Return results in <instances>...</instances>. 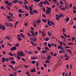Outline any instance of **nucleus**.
<instances>
[{
  "label": "nucleus",
  "instance_id": "1",
  "mask_svg": "<svg viewBox=\"0 0 76 76\" xmlns=\"http://www.w3.org/2000/svg\"><path fill=\"white\" fill-rule=\"evenodd\" d=\"M20 52L19 51L17 52V56H23V57L25 56V54H24L21 51H20Z\"/></svg>",
  "mask_w": 76,
  "mask_h": 76
},
{
  "label": "nucleus",
  "instance_id": "2",
  "mask_svg": "<svg viewBox=\"0 0 76 76\" xmlns=\"http://www.w3.org/2000/svg\"><path fill=\"white\" fill-rule=\"evenodd\" d=\"M46 8L48 9H47L46 10V13L47 15H48L49 14H50V13H51L50 10H52V9L50 7H47Z\"/></svg>",
  "mask_w": 76,
  "mask_h": 76
},
{
  "label": "nucleus",
  "instance_id": "3",
  "mask_svg": "<svg viewBox=\"0 0 76 76\" xmlns=\"http://www.w3.org/2000/svg\"><path fill=\"white\" fill-rule=\"evenodd\" d=\"M16 50V46H14L10 48L11 51H13V50Z\"/></svg>",
  "mask_w": 76,
  "mask_h": 76
},
{
  "label": "nucleus",
  "instance_id": "4",
  "mask_svg": "<svg viewBox=\"0 0 76 76\" xmlns=\"http://www.w3.org/2000/svg\"><path fill=\"white\" fill-rule=\"evenodd\" d=\"M30 32L33 35L30 34V37H34L35 36V35L34 34V31H30Z\"/></svg>",
  "mask_w": 76,
  "mask_h": 76
},
{
  "label": "nucleus",
  "instance_id": "5",
  "mask_svg": "<svg viewBox=\"0 0 76 76\" xmlns=\"http://www.w3.org/2000/svg\"><path fill=\"white\" fill-rule=\"evenodd\" d=\"M51 22V21H50V20H49V19H48V25H49L50 26H52V25L50 23Z\"/></svg>",
  "mask_w": 76,
  "mask_h": 76
},
{
  "label": "nucleus",
  "instance_id": "6",
  "mask_svg": "<svg viewBox=\"0 0 76 76\" xmlns=\"http://www.w3.org/2000/svg\"><path fill=\"white\" fill-rule=\"evenodd\" d=\"M35 22L37 24H38V23H40V22H41V20L39 19L38 20H35Z\"/></svg>",
  "mask_w": 76,
  "mask_h": 76
},
{
  "label": "nucleus",
  "instance_id": "7",
  "mask_svg": "<svg viewBox=\"0 0 76 76\" xmlns=\"http://www.w3.org/2000/svg\"><path fill=\"white\" fill-rule=\"evenodd\" d=\"M9 66L10 67H11V69H12L13 70H15V69H16L17 68H13V67L11 65H9Z\"/></svg>",
  "mask_w": 76,
  "mask_h": 76
},
{
  "label": "nucleus",
  "instance_id": "8",
  "mask_svg": "<svg viewBox=\"0 0 76 76\" xmlns=\"http://www.w3.org/2000/svg\"><path fill=\"white\" fill-rule=\"evenodd\" d=\"M31 72H36V70H35V68H33V69H31L30 70Z\"/></svg>",
  "mask_w": 76,
  "mask_h": 76
},
{
  "label": "nucleus",
  "instance_id": "9",
  "mask_svg": "<svg viewBox=\"0 0 76 76\" xmlns=\"http://www.w3.org/2000/svg\"><path fill=\"white\" fill-rule=\"evenodd\" d=\"M31 60H35V59H37L38 58V57H31Z\"/></svg>",
  "mask_w": 76,
  "mask_h": 76
},
{
  "label": "nucleus",
  "instance_id": "10",
  "mask_svg": "<svg viewBox=\"0 0 76 76\" xmlns=\"http://www.w3.org/2000/svg\"><path fill=\"white\" fill-rule=\"evenodd\" d=\"M42 35L43 37H45V33L44 32V31H43L42 33Z\"/></svg>",
  "mask_w": 76,
  "mask_h": 76
},
{
  "label": "nucleus",
  "instance_id": "11",
  "mask_svg": "<svg viewBox=\"0 0 76 76\" xmlns=\"http://www.w3.org/2000/svg\"><path fill=\"white\" fill-rule=\"evenodd\" d=\"M32 12L33 13H38V12L37 10H34L32 11Z\"/></svg>",
  "mask_w": 76,
  "mask_h": 76
},
{
  "label": "nucleus",
  "instance_id": "12",
  "mask_svg": "<svg viewBox=\"0 0 76 76\" xmlns=\"http://www.w3.org/2000/svg\"><path fill=\"white\" fill-rule=\"evenodd\" d=\"M45 1L46 3V4H47L48 5H49L50 4V3L48 2V0H46Z\"/></svg>",
  "mask_w": 76,
  "mask_h": 76
},
{
  "label": "nucleus",
  "instance_id": "13",
  "mask_svg": "<svg viewBox=\"0 0 76 76\" xmlns=\"http://www.w3.org/2000/svg\"><path fill=\"white\" fill-rule=\"evenodd\" d=\"M2 30L3 31H5V28H6V26L4 25H2Z\"/></svg>",
  "mask_w": 76,
  "mask_h": 76
},
{
  "label": "nucleus",
  "instance_id": "14",
  "mask_svg": "<svg viewBox=\"0 0 76 76\" xmlns=\"http://www.w3.org/2000/svg\"><path fill=\"white\" fill-rule=\"evenodd\" d=\"M5 25L6 26H10L9 24V23H5Z\"/></svg>",
  "mask_w": 76,
  "mask_h": 76
},
{
  "label": "nucleus",
  "instance_id": "15",
  "mask_svg": "<svg viewBox=\"0 0 76 76\" xmlns=\"http://www.w3.org/2000/svg\"><path fill=\"white\" fill-rule=\"evenodd\" d=\"M66 51H67L70 54H72V51H71V50H70V49H67L66 50Z\"/></svg>",
  "mask_w": 76,
  "mask_h": 76
},
{
  "label": "nucleus",
  "instance_id": "16",
  "mask_svg": "<svg viewBox=\"0 0 76 76\" xmlns=\"http://www.w3.org/2000/svg\"><path fill=\"white\" fill-rule=\"evenodd\" d=\"M44 40H45L46 41H49V38L48 37H46V38H44Z\"/></svg>",
  "mask_w": 76,
  "mask_h": 76
},
{
  "label": "nucleus",
  "instance_id": "17",
  "mask_svg": "<svg viewBox=\"0 0 76 76\" xmlns=\"http://www.w3.org/2000/svg\"><path fill=\"white\" fill-rule=\"evenodd\" d=\"M59 53H66V52H65V51H63L62 50H60L59 51Z\"/></svg>",
  "mask_w": 76,
  "mask_h": 76
},
{
  "label": "nucleus",
  "instance_id": "18",
  "mask_svg": "<svg viewBox=\"0 0 76 76\" xmlns=\"http://www.w3.org/2000/svg\"><path fill=\"white\" fill-rule=\"evenodd\" d=\"M2 62H5L6 61V59L4 58V57H3L2 58Z\"/></svg>",
  "mask_w": 76,
  "mask_h": 76
},
{
  "label": "nucleus",
  "instance_id": "19",
  "mask_svg": "<svg viewBox=\"0 0 76 76\" xmlns=\"http://www.w3.org/2000/svg\"><path fill=\"white\" fill-rule=\"evenodd\" d=\"M36 39H37V37L35 36L34 37V38L33 39V41H34L35 42H36Z\"/></svg>",
  "mask_w": 76,
  "mask_h": 76
},
{
  "label": "nucleus",
  "instance_id": "20",
  "mask_svg": "<svg viewBox=\"0 0 76 76\" xmlns=\"http://www.w3.org/2000/svg\"><path fill=\"white\" fill-rule=\"evenodd\" d=\"M42 20L43 22H45V23H46V22H47V20H45V19H42Z\"/></svg>",
  "mask_w": 76,
  "mask_h": 76
},
{
  "label": "nucleus",
  "instance_id": "21",
  "mask_svg": "<svg viewBox=\"0 0 76 76\" xmlns=\"http://www.w3.org/2000/svg\"><path fill=\"white\" fill-rule=\"evenodd\" d=\"M24 7L26 9V10H28L29 9V8H28V7H27V5H25Z\"/></svg>",
  "mask_w": 76,
  "mask_h": 76
},
{
  "label": "nucleus",
  "instance_id": "22",
  "mask_svg": "<svg viewBox=\"0 0 76 76\" xmlns=\"http://www.w3.org/2000/svg\"><path fill=\"white\" fill-rule=\"evenodd\" d=\"M33 22L34 23V26H34V28H37V24H36V23H35V21H33Z\"/></svg>",
  "mask_w": 76,
  "mask_h": 76
},
{
  "label": "nucleus",
  "instance_id": "23",
  "mask_svg": "<svg viewBox=\"0 0 76 76\" xmlns=\"http://www.w3.org/2000/svg\"><path fill=\"white\" fill-rule=\"evenodd\" d=\"M42 52L43 54H44V53H47V51L45 50H44V51H42Z\"/></svg>",
  "mask_w": 76,
  "mask_h": 76
},
{
  "label": "nucleus",
  "instance_id": "24",
  "mask_svg": "<svg viewBox=\"0 0 76 76\" xmlns=\"http://www.w3.org/2000/svg\"><path fill=\"white\" fill-rule=\"evenodd\" d=\"M48 57L47 58V59L48 60H50V59L51 58V56L50 55L48 56Z\"/></svg>",
  "mask_w": 76,
  "mask_h": 76
},
{
  "label": "nucleus",
  "instance_id": "25",
  "mask_svg": "<svg viewBox=\"0 0 76 76\" xmlns=\"http://www.w3.org/2000/svg\"><path fill=\"white\" fill-rule=\"evenodd\" d=\"M16 75H17V72H15L14 73L13 76H16Z\"/></svg>",
  "mask_w": 76,
  "mask_h": 76
},
{
  "label": "nucleus",
  "instance_id": "26",
  "mask_svg": "<svg viewBox=\"0 0 76 76\" xmlns=\"http://www.w3.org/2000/svg\"><path fill=\"white\" fill-rule=\"evenodd\" d=\"M59 4L63 5L64 4L63 3V2L62 1H59Z\"/></svg>",
  "mask_w": 76,
  "mask_h": 76
},
{
  "label": "nucleus",
  "instance_id": "27",
  "mask_svg": "<svg viewBox=\"0 0 76 76\" xmlns=\"http://www.w3.org/2000/svg\"><path fill=\"white\" fill-rule=\"evenodd\" d=\"M68 44L69 45H73V43L72 42H68Z\"/></svg>",
  "mask_w": 76,
  "mask_h": 76
},
{
  "label": "nucleus",
  "instance_id": "28",
  "mask_svg": "<svg viewBox=\"0 0 76 76\" xmlns=\"http://www.w3.org/2000/svg\"><path fill=\"white\" fill-rule=\"evenodd\" d=\"M36 66L37 69H38V70H39V68H38V66H39V64H38V63H36Z\"/></svg>",
  "mask_w": 76,
  "mask_h": 76
},
{
  "label": "nucleus",
  "instance_id": "29",
  "mask_svg": "<svg viewBox=\"0 0 76 76\" xmlns=\"http://www.w3.org/2000/svg\"><path fill=\"white\" fill-rule=\"evenodd\" d=\"M48 34L49 36H51V34L48 31Z\"/></svg>",
  "mask_w": 76,
  "mask_h": 76
},
{
  "label": "nucleus",
  "instance_id": "30",
  "mask_svg": "<svg viewBox=\"0 0 76 76\" xmlns=\"http://www.w3.org/2000/svg\"><path fill=\"white\" fill-rule=\"evenodd\" d=\"M20 35L23 38H25V36L23 35V34L22 33H20Z\"/></svg>",
  "mask_w": 76,
  "mask_h": 76
},
{
  "label": "nucleus",
  "instance_id": "31",
  "mask_svg": "<svg viewBox=\"0 0 76 76\" xmlns=\"http://www.w3.org/2000/svg\"><path fill=\"white\" fill-rule=\"evenodd\" d=\"M33 1H35L37 3H38L40 1V0H33Z\"/></svg>",
  "mask_w": 76,
  "mask_h": 76
},
{
  "label": "nucleus",
  "instance_id": "32",
  "mask_svg": "<svg viewBox=\"0 0 76 76\" xmlns=\"http://www.w3.org/2000/svg\"><path fill=\"white\" fill-rule=\"evenodd\" d=\"M64 7L65 8V9H69V7L68 6H65Z\"/></svg>",
  "mask_w": 76,
  "mask_h": 76
},
{
  "label": "nucleus",
  "instance_id": "33",
  "mask_svg": "<svg viewBox=\"0 0 76 76\" xmlns=\"http://www.w3.org/2000/svg\"><path fill=\"white\" fill-rule=\"evenodd\" d=\"M11 62L12 64H15V61H11Z\"/></svg>",
  "mask_w": 76,
  "mask_h": 76
},
{
  "label": "nucleus",
  "instance_id": "34",
  "mask_svg": "<svg viewBox=\"0 0 76 76\" xmlns=\"http://www.w3.org/2000/svg\"><path fill=\"white\" fill-rule=\"evenodd\" d=\"M29 10L30 11H32V9H33L32 8L30 7V6H29Z\"/></svg>",
  "mask_w": 76,
  "mask_h": 76
},
{
  "label": "nucleus",
  "instance_id": "35",
  "mask_svg": "<svg viewBox=\"0 0 76 76\" xmlns=\"http://www.w3.org/2000/svg\"><path fill=\"white\" fill-rule=\"evenodd\" d=\"M69 58L70 57H69V56H68L67 58H65V60H69Z\"/></svg>",
  "mask_w": 76,
  "mask_h": 76
},
{
  "label": "nucleus",
  "instance_id": "36",
  "mask_svg": "<svg viewBox=\"0 0 76 76\" xmlns=\"http://www.w3.org/2000/svg\"><path fill=\"white\" fill-rule=\"evenodd\" d=\"M45 50H48V51H49V50H50V49L47 48V47H45Z\"/></svg>",
  "mask_w": 76,
  "mask_h": 76
},
{
  "label": "nucleus",
  "instance_id": "37",
  "mask_svg": "<svg viewBox=\"0 0 76 76\" xmlns=\"http://www.w3.org/2000/svg\"><path fill=\"white\" fill-rule=\"evenodd\" d=\"M1 8L2 9H4V10H6V9L4 8V7L3 6H1Z\"/></svg>",
  "mask_w": 76,
  "mask_h": 76
},
{
  "label": "nucleus",
  "instance_id": "38",
  "mask_svg": "<svg viewBox=\"0 0 76 76\" xmlns=\"http://www.w3.org/2000/svg\"><path fill=\"white\" fill-rule=\"evenodd\" d=\"M5 4H9V2H8V1L7 0L6 1H5Z\"/></svg>",
  "mask_w": 76,
  "mask_h": 76
},
{
  "label": "nucleus",
  "instance_id": "39",
  "mask_svg": "<svg viewBox=\"0 0 76 76\" xmlns=\"http://www.w3.org/2000/svg\"><path fill=\"white\" fill-rule=\"evenodd\" d=\"M48 46L50 48V47H51V44H50L48 43Z\"/></svg>",
  "mask_w": 76,
  "mask_h": 76
},
{
  "label": "nucleus",
  "instance_id": "40",
  "mask_svg": "<svg viewBox=\"0 0 76 76\" xmlns=\"http://www.w3.org/2000/svg\"><path fill=\"white\" fill-rule=\"evenodd\" d=\"M6 7H7V9H8V10H11L10 9V7H8L7 6H6Z\"/></svg>",
  "mask_w": 76,
  "mask_h": 76
},
{
  "label": "nucleus",
  "instance_id": "41",
  "mask_svg": "<svg viewBox=\"0 0 76 76\" xmlns=\"http://www.w3.org/2000/svg\"><path fill=\"white\" fill-rule=\"evenodd\" d=\"M26 75H28V76L29 75V72H26Z\"/></svg>",
  "mask_w": 76,
  "mask_h": 76
},
{
  "label": "nucleus",
  "instance_id": "42",
  "mask_svg": "<svg viewBox=\"0 0 76 76\" xmlns=\"http://www.w3.org/2000/svg\"><path fill=\"white\" fill-rule=\"evenodd\" d=\"M61 50H64V49L63 48V47H62V46H61Z\"/></svg>",
  "mask_w": 76,
  "mask_h": 76
},
{
  "label": "nucleus",
  "instance_id": "43",
  "mask_svg": "<svg viewBox=\"0 0 76 76\" xmlns=\"http://www.w3.org/2000/svg\"><path fill=\"white\" fill-rule=\"evenodd\" d=\"M18 39L20 41H22V40L21 39V38L19 37H17Z\"/></svg>",
  "mask_w": 76,
  "mask_h": 76
},
{
  "label": "nucleus",
  "instance_id": "44",
  "mask_svg": "<svg viewBox=\"0 0 76 76\" xmlns=\"http://www.w3.org/2000/svg\"><path fill=\"white\" fill-rule=\"evenodd\" d=\"M61 9V10H66V8H62Z\"/></svg>",
  "mask_w": 76,
  "mask_h": 76
},
{
  "label": "nucleus",
  "instance_id": "45",
  "mask_svg": "<svg viewBox=\"0 0 76 76\" xmlns=\"http://www.w3.org/2000/svg\"><path fill=\"white\" fill-rule=\"evenodd\" d=\"M42 16L43 17V18H46V16H45V14H42Z\"/></svg>",
  "mask_w": 76,
  "mask_h": 76
},
{
  "label": "nucleus",
  "instance_id": "46",
  "mask_svg": "<svg viewBox=\"0 0 76 76\" xmlns=\"http://www.w3.org/2000/svg\"><path fill=\"white\" fill-rule=\"evenodd\" d=\"M30 14H31V15H34V13H32V11H30Z\"/></svg>",
  "mask_w": 76,
  "mask_h": 76
},
{
  "label": "nucleus",
  "instance_id": "47",
  "mask_svg": "<svg viewBox=\"0 0 76 76\" xmlns=\"http://www.w3.org/2000/svg\"><path fill=\"white\" fill-rule=\"evenodd\" d=\"M66 21H69V18H67L66 19Z\"/></svg>",
  "mask_w": 76,
  "mask_h": 76
},
{
  "label": "nucleus",
  "instance_id": "48",
  "mask_svg": "<svg viewBox=\"0 0 76 76\" xmlns=\"http://www.w3.org/2000/svg\"><path fill=\"white\" fill-rule=\"evenodd\" d=\"M17 58H18V60H20V57H19V56H17Z\"/></svg>",
  "mask_w": 76,
  "mask_h": 76
},
{
  "label": "nucleus",
  "instance_id": "49",
  "mask_svg": "<svg viewBox=\"0 0 76 76\" xmlns=\"http://www.w3.org/2000/svg\"><path fill=\"white\" fill-rule=\"evenodd\" d=\"M27 35H28V37H30L31 34L29 32L27 33Z\"/></svg>",
  "mask_w": 76,
  "mask_h": 76
},
{
  "label": "nucleus",
  "instance_id": "50",
  "mask_svg": "<svg viewBox=\"0 0 76 76\" xmlns=\"http://www.w3.org/2000/svg\"><path fill=\"white\" fill-rule=\"evenodd\" d=\"M7 17L8 19H10V16L7 15Z\"/></svg>",
  "mask_w": 76,
  "mask_h": 76
},
{
  "label": "nucleus",
  "instance_id": "51",
  "mask_svg": "<svg viewBox=\"0 0 76 76\" xmlns=\"http://www.w3.org/2000/svg\"><path fill=\"white\" fill-rule=\"evenodd\" d=\"M9 14L11 16H13V14L12 13H10V12H9Z\"/></svg>",
  "mask_w": 76,
  "mask_h": 76
},
{
  "label": "nucleus",
  "instance_id": "52",
  "mask_svg": "<svg viewBox=\"0 0 76 76\" xmlns=\"http://www.w3.org/2000/svg\"><path fill=\"white\" fill-rule=\"evenodd\" d=\"M50 23H51V24H52L53 25H55V24H54V23L52 21H51V22H50Z\"/></svg>",
  "mask_w": 76,
  "mask_h": 76
},
{
  "label": "nucleus",
  "instance_id": "53",
  "mask_svg": "<svg viewBox=\"0 0 76 76\" xmlns=\"http://www.w3.org/2000/svg\"><path fill=\"white\" fill-rule=\"evenodd\" d=\"M5 38H7V39H10V38H9V36L6 37Z\"/></svg>",
  "mask_w": 76,
  "mask_h": 76
},
{
  "label": "nucleus",
  "instance_id": "54",
  "mask_svg": "<svg viewBox=\"0 0 76 76\" xmlns=\"http://www.w3.org/2000/svg\"><path fill=\"white\" fill-rule=\"evenodd\" d=\"M31 63H32V64H35V63H36V61H31Z\"/></svg>",
  "mask_w": 76,
  "mask_h": 76
},
{
  "label": "nucleus",
  "instance_id": "55",
  "mask_svg": "<svg viewBox=\"0 0 76 76\" xmlns=\"http://www.w3.org/2000/svg\"><path fill=\"white\" fill-rule=\"evenodd\" d=\"M60 15L61 16H62V17H64V15L62 14H60Z\"/></svg>",
  "mask_w": 76,
  "mask_h": 76
},
{
  "label": "nucleus",
  "instance_id": "56",
  "mask_svg": "<svg viewBox=\"0 0 76 76\" xmlns=\"http://www.w3.org/2000/svg\"><path fill=\"white\" fill-rule=\"evenodd\" d=\"M38 5H39V6H40V7H42V6H43L41 5V4H40V3H39L38 4Z\"/></svg>",
  "mask_w": 76,
  "mask_h": 76
},
{
  "label": "nucleus",
  "instance_id": "57",
  "mask_svg": "<svg viewBox=\"0 0 76 76\" xmlns=\"http://www.w3.org/2000/svg\"><path fill=\"white\" fill-rule=\"evenodd\" d=\"M15 46H16V47H19V45L18 44H17L15 45Z\"/></svg>",
  "mask_w": 76,
  "mask_h": 76
},
{
  "label": "nucleus",
  "instance_id": "58",
  "mask_svg": "<svg viewBox=\"0 0 76 76\" xmlns=\"http://www.w3.org/2000/svg\"><path fill=\"white\" fill-rule=\"evenodd\" d=\"M1 47H2V48H4L5 46L4 45H3V44H1Z\"/></svg>",
  "mask_w": 76,
  "mask_h": 76
},
{
  "label": "nucleus",
  "instance_id": "59",
  "mask_svg": "<svg viewBox=\"0 0 76 76\" xmlns=\"http://www.w3.org/2000/svg\"><path fill=\"white\" fill-rule=\"evenodd\" d=\"M52 1L54 3H57L56 0H52Z\"/></svg>",
  "mask_w": 76,
  "mask_h": 76
},
{
  "label": "nucleus",
  "instance_id": "60",
  "mask_svg": "<svg viewBox=\"0 0 76 76\" xmlns=\"http://www.w3.org/2000/svg\"><path fill=\"white\" fill-rule=\"evenodd\" d=\"M9 54L10 56H13V55L12 53H10Z\"/></svg>",
  "mask_w": 76,
  "mask_h": 76
},
{
  "label": "nucleus",
  "instance_id": "61",
  "mask_svg": "<svg viewBox=\"0 0 76 76\" xmlns=\"http://www.w3.org/2000/svg\"><path fill=\"white\" fill-rule=\"evenodd\" d=\"M24 1L25 2V3H27L26 4H28V2L27 1H26V0H25Z\"/></svg>",
  "mask_w": 76,
  "mask_h": 76
},
{
  "label": "nucleus",
  "instance_id": "62",
  "mask_svg": "<svg viewBox=\"0 0 76 76\" xmlns=\"http://www.w3.org/2000/svg\"><path fill=\"white\" fill-rule=\"evenodd\" d=\"M38 31H36L35 32V34L36 35H38Z\"/></svg>",
  "mask_w": 76,
  "mask_h": 76
},
{
  "label": "nucleus",
  "instance_id": "63",
  "mask_svg": "<svg viewBox=\"0 0 76 76\" xmlns=\"http://www.w3.org/2000/svg\"><path fill=\"white\" fill-rule=\"evenodd\" d=\"M3 54H6V52H5V51L4 50L3 51Z\"/></svg>",
  "mask_w": 76,
  "mask_h": 76
},
{
  "label": "nucleus",
  "instance_id": "64",
  "mask_svg": "<svg viewBox=\"0 0 76 76\" xmlns=\"http://www.w3.org/2000/svg\"><path fill=\"white\" fill-rule=\"evenodd\" d=\"M56 20H59V18L57 17H56Z\"/></svg>",
  "mask_w": 76,
  "mask_h": 76
}]
</instances>
